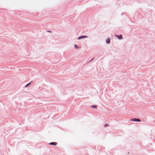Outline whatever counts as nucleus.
Returning <instances> with one entry per match:
<instances>
[{
  "label": "nucleus",
  "instance_id": "nucleus-1",
  "mask_svg": "<svg viewBox=\"0 0 155 155\" xmlns=\"http://www.w3.org/2000/svg\"><path fill=\"white\" fill-rule=\"evenodd\" d=\"M130 121H137V122H140V119H139L137 118H132L130 119Z\"/></svg>",
  "mask_w": 155,
  "mask_h": 155
},
{
  "label": "nucleus",
  "instance_id": "nucleus-2",
  "mask_svg": "<svg viewBox=\"0 0 155 155\" xmlns=\"http://www.w3.org/2000/svg\"><path fill=\"white\" fill-rule=\"evenodd\" d=\"M87 36H81L78 38V39H80L82 38H87Z\"/></svg>",
  "mask_w": 155,
  "mask_h": 155
},
{
  "label": "nucleus",
  "instance_id": "nucleus-3",
  "mask_svg": "<svg viewBox=\"0 0 155 155\" xmlns=\"http://www.w3.org/2000/svg\"><path fill=\"white\" fill-rule=\"evenodd\" d=\"M116 37L117 38H118V39H122V35H116Z\"/></svg>",
  "mask_w": 155,
  "mask_h": 155
},
{
  "label": "nucleus",
  "instance_id": "nucleus-4",
  "mask_svg": "<svg viewBox=\"0 0 155 155\" xmlns=\"http://www.w3.org/2000/svg\"><path fill=\"white\" fill-rule=\"evenodd\" d=\"M57 142H51L49 143V144L51 145H57Z\"/></svg>",
  "mask_w": 155,
  "mask_h": 155
},
{
  "label": "nucleus",
  "instance_id": "nucleus-5",
  "mask_svg": "<svg viewBox=\"0 0 155 155\" xmlns=\"http://www.w3.org/2000/svg\"><path fill=\"white\" fill-rule=\"evenodd\" d=\"M106 42H107V43L108 44L110 43V39H107V40H106Z\"/></svg>",
  "mask_w": 155,
  "mask_h": 155
},
{
  "label": "nucleus",
  "instance_id": "nucleus-6",
  "mask_svg": "<svg viewBox=\"0 0 155 155\" xmlns=\"http://www.w3.org/2000/svg\"><path fill=\"white\" fill-rule=\"evenodd\" d=\"M91 107L93 108H97V106L95 105H93L91 106Z\"/></svg>",
  "mask_w": 155,
  "mask_h": 155
},
{
  "label": "nucleus",
  "instance_id": "nucleus-7",
  "mask_svg": "<svg viewBox=\"0 0 155 155\" xmlns=\"http://www.w3.org/2000/svg\"><path fill=\"white\" fill-rule=\"evenodd\" d=\"M74 47L75 48H78V46L76 45H74Z\"/></svg>",
  "mask_w": 155,
  "mask_h": 155
},
{
  "label": "nucleus",
  "instance_id": "nucleus-8",
  "mask_svg": "<svg viewBox=\"0 0 155 155\" xmlns=\"http://www.w3.org/2000/svg\"><path fill=\"white\" fill-rule=\"evenodd\" d=\"M30 83H29L28 84H27L26 86H25V87H27L30 84Z\"/></svg>",
  "mask_w": 155,
  "mask_h": 155
}]
</instances>
